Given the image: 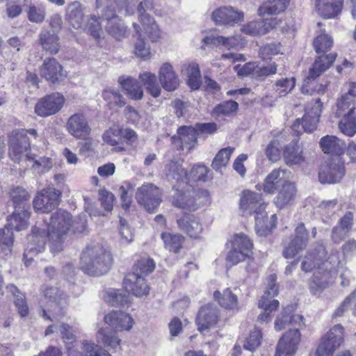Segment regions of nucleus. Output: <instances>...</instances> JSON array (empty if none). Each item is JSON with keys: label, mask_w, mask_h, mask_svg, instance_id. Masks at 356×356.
I'll return each mask as SVG.
<instances>
[{"label": "nucleus", "mask_w": 356, "mask_h": 356, "mask_svg": "<svg viewBox=\"0 0 356 356\" xmlns=\"http://www.w3.org/2000/svg\"><path fill=\"white\" fill-rule=\"evenodd\" d=\"M345 175L344 163L341 158H333L323 164L318 172L319 181L323 184L339 182Z\"/></svg>", "instance_id": "f8f14e48"}, {"label": "nucleus", "mask_w": 356, "mask_h": 356, "mask_svg": "<svg viewBox=\"0 0 356 356\" xmlns=\"http://www.w3.org/2000/svg\"><path fill=\"white\" fill-rule=\"evenodd\" d=\"M296 86L294 77H284L276 80L273 85V89L280 97L290 93Z\"/></svg>", "instance_id": "3c124183"}, {"label": "nucleus", "mask_w": 356, "mask_h": 356, "mask_svg": "<svg viewBox=\"0 0 356 356\" xmlns=\"http://www.w3.org/2000/svg\"><path fill=\"white\" fill-rule=\"evenodd\" d=\"M322 150L326 154H343L346 148L343 140L334 136H326L323 137L320 141Z\"/></svg>", "instance_id": "f704fd0d"}, {"label": "nucleus", "mask_w": 356, "mask_h": 356, "mask_svg": "<svg viewBox=\"0 0 356 356\" xmlns=\"http://www.w3.org/2000/svg\"><path fill=\"white\" fill-rule=\"evenodd\" d=\"M84 29L94 38H99L103 35L99 18L95 15L89 16Z\"/></svg>", "instance_id": "bf43d9fd"}, {"label": "nucleus", "mask_w": 356, "mask_h": 356, "mask_svg": "<svg viewBox=\"0 0 356 356\" xmlns=\"http://www.w3.org/2000/svg\"><path fill=\"white\" fill-rule=\"evenodd\" d=\"M291 0H272L261 4L258 10V15L263 17L267 15H275L286 10L289 6Z\"/></svg>", "instance_id": "4c0bfd02"}, {"label": "nucleus", "mask_w": 356, "mask_h": 356, "mask_svg": "<svg viewBox=\"0 0 356 356\" xmlns=\"http://www.w3.org/2000/svg\"><path fill=\"white\" fill-rule=\"evenodd\" d=\"M138 78L149 94L154 97L160 96L161 89L154 74L149 72H144L140 74Z\"/></svg>", "instance_id": "a18cd8bd"}, {"label": "nucleus", "mask_w": 356, "mask_h": 356, "mask_svg": "<svg viewBox=\"0 0 356 356\" xmlns=\"http://www.w3.org/2000/svg\"><path fill=\"white\" fill-rule=\"evenodd\" d=\"M27 17L31 22L42 23L46 17L45 8L42 6L31 5L27 11Z\"/></svg>", "instance_id": "338daca9"}, {"label": "nucleus", "mask_w": 356, "mask_h": 356, "mask_svg": "<svg viewBox=\"0 0 356 356\" xmlns=\"http://www.w3.org/2000/svg\"><path fill=\"white\" fill-rule=\"evenodd\" d=\"M343 327L339 324L333 326L321 339L316 351V356H332L343 341Z\"/></svg>", "instance_id": "9d476101"}, {"label": "nucleus", "mask_w": 356, "mask_h": 356, "mask_svg": "<svg viewBox=\"0 0 356 356\" xmlns=\"http://www.w3.org/2000/svg\"><path fill=\"white\" fill-rule=\"evenodd\" d=\"M140 24H142L140 23ZM143 26V25H141ZM133 28L136 32V34L138 37L137 38V40L135 43V54L138 56V57H140V58H143L144 59H146L147 58L149 55H150V51H149V45L144 41V38H143V32L144 33V35H147V38L152 42V40L149 38L148 35L145 33V31L143 28V26H142L143 28V30L140 27V26L139 24H138L137 23L134 22L133 24ZM159 29H160L159 28ZM161 31V30H159ZM161 34V33L160 32V35ZM161 38V35L159 36V38L155 41H158L159 39ZM154 41H153L154 42Z\"/></svg>", "instance_id": "c9c22d12"}, {"label": "nucleus", "mask_w": 356, "mask_h": 356, "mask_svg": "<svg viewBox=\"0 0 356 356\" xmlns=\"http://www.w3.org/2000/svg\"><path fill=\"white\" fill-rule=\"evenodd\" d=\"M95 7L99 10V18L109 16L111 17L117 12H123L124 15L132 13V10H129V6L124 0H95Z\"/></svg>", "instance_id": "aec40b11"}, {"label": "nucleus", "mask_w": 356, "mask_h": 356, "mask_svg": "<svg viewBox=\"0 0 356 356\" xmlns=\"http://www.w3.org/2000/svg\"><path fill=\"white\" fill-rule=\"evenodd\" d=\"M234 150V147H228L221 149L214 157L211 166L216 170H218L222 167H225L229 163L230 156Z\"/></svg>", "instance_id": "5fc2aeb1"}, {"label": "nucleus", "mask_w": 356, "mask_h": 356, "mask_svg": "<svg viewBox=\"0 0 356 356\" xmlns=\"http://www.w3.org/2000/svg\"><path fill=\"white\" fill-rule=\"evenodd\" d=\"M332 44L333 40L332 38L327 34L318 35L313 42L314 48L318 54H325L332 47ZM336 58L337 54L335 53L318 56L309 70V74L305 79L306 83L309 84L310 81L320 76L334 63Z\"/></svg>", "instance_id": "39448f33"}, {"label": "nucleus", "mask_w": 356, "mask_h": 356, "mask_svg": "<svg viewBox=\"0 0 356 356\" xmlns=\"http://www.w3.org/2000/svg\"><path fill=\"white\" fill-rule=\"evenodd\" d=\"M214 298L219 305L227 309H235L238 308V297L229 289L223 290L222 292L216 291L213 293Z\"/></svg>", "instance_id": "c03bdc74"}, {"label": "nucleus", "mask_w": 356, "mask_h": 356, "mask_svg": "<svg viewBox=\"0 0 356 356\" xmlns=\"http://www.w3.org/2000/svg\"><path fill=\"white\" fill-rule=\"evenodd\" d=\"M102 20L107 22L106 24V30L109 35L115 38L117 40H121L127 35V27L121 22V19L116 13L113 16L101 17Z\"/></svg>", "instance_id": "72a5a7b5"}, {"label": "nucleus", "mask_w": 356, "mask_h": 356, "mask_svg": "<svg viewBox=\"0 0 356 356\" xmlns=\"http://www.w3.org/2000/svg\"><path fill=\"white\" fill-rule=\"evenodd\" d=\"M97 337L102 343L111 348L115 349L120 346V339L109 328L100 329Z\"/></svg>", "instance_id": "864d4df0"}, {"label": "nucleus", "mask_w": 356, "mask_h": 356, "mask_svg": "<svg viewBox=\"0 0 356 356\" xmlns=\"http://www.w3.org/2000/svg\"><path fill=\"white\" fill-rule=\"evenodd\" d=\"M72 222L71 214L62 209L52 214L50 222L45 224V228L40 227V222L32 229L29 236V243L24 253L25 265L33 260L32 255L42 252L45 248L47 238H49L50 250L53 253L63 250V243Z\"/></svg>", "instance_id": "f257e3e1"}, {"label": "nucleus", "mask_w": 356, "mask_h": 356, "mask_svg": "<svg viewBox=\"0 0 356 356\" xmlns=\"http://www.w3.org/2000/svg\"><path fill=\"white\" fill-rule=\"evenodd\" d=\"M296 193V188L293 184L289 182L284 185L274 199V203L277 207L282 209L293 200Z\"/></svg>", "instance_id": "37998d69"}, {"label": "nucleus", "mask_w": 356, "mask_h": 356, "mask_svg": "<svg viewBox=\"0 0 356 356\" xmlns=\"http://www.w3.org/2000/svg\"><path fill=\"white\" fill-rule=\"evenodd\" d=\"M336 115L343 117L347 115L356 116V99L342 95L337 102Z\"/></svg>", "instance_id": "49530a36"}, {"label": "nucleus", "mask_w": 356, "mask_h": 356, "mask_svg": "<svg viewBox=\"0 0 356 356\" xmlns=\"http://www.w3.org/2000/svg\"><path fill=\"white\" fill-rule=\"evenodd\" d=\"M323 108V102L319 98L315 100L314 104L308 108L306 112L310 113L311 116V124L310 127H306L307 130L316 129L317 124L318 122L319 118L321 116Z\"/></svg>", "instance_id": "e2e57ef3"}, {"label": "nucleus", "mask_w": 356, "mask_h": 356, "mask_svg": "<svg viewBox=\"0 0 356 356\" xmlns=\"http://www.w3.org/2000/svg\"><path fill=\"white\" fill-rule=\"evenodd\" d=\"M353 225V214L348 211L340 218L338 224L332 229L331 238L335 243H339L348 236Z\"/></svg>", "instance_id": "c756f323"}, {"label": "nucleus", "mask_w": 356, "mask_h": 356, "mask_svg": "<svg viewBox=\"0 0 356 356\" xmlns=\"http://www.w3.org/2000/svg\"><path fill=\"white\" fill-rule=\"evenodd\" d=\"M218 309L216 306L208 304L202 307L196 318L198 330L204 332L213 327L218 321Z\"/></svg>", "instance_id": "5701e85b"}, {"label": "nucleus", "mask_w": 356, "mask_h": 356, "mask_svg": "<svg viewBox=\"0 0 356 356\" xmlns=\"http://www.w3.org/2000/svg\"><path fill=\"white\" fill-rule=\"evenodd\" d=\"M208 172V168L204 165H194L191 172L188 173V179L186 181V184L198 181H206Z\"/></svg>", "instance_id": "13d9d810"}, {"label": "nucleus", "mask_w": 356, "mask_h": 356, "mask_svg": "<svg viewBox=\"0 0 356 356\" xmlns=\"http://www.w3.org/2000/svg\"><path fill=\"white\" fill-rule=\"evenodd\" d=\"M285 164L289 167L300 165L305 162L302 146L298 141H291L284 146L282 153Z\"/></svg>", "instance_id": "393cba45"}, {"label": "nucleus", "mask_w": 356, "mask_h": 356, "mask_svg": "<svg viewBox=\"0 0 356 356\" xmlns=\"http://www.w3.org/2000/svg\"><path fill=\"white\" fill-rule=\"evenodd\" d=\"M10 197L15 210L8 218L9 225L15 227L16 231L23 230L27 227L30 216V195L23 188L16 187L11 191Z\"/></svg>", "instance_id": "0eeeda50"}, {"label": "nucleus", "mask_w": 356, "mask_h": 356, "mask_svg": "<svg viewBox=\"0 0 356 356\" xmlns=\"http://www.w3.org/2000/svg\"><path fill=\"white\" fill-rule=\"evenodd\" d=\"M326 251L324 245L317 243L310 248L303 257L301 262V269L305 273H309L316 269L318 270L323 266Z\"/></svg>", "instance_id": "a211bd4d"}, {"label": "nucleus", "mask_w": 356, "mask_h": 356, "mask_svg": "<svg viewBox=\"0 0 356 356\" xmlns=\"http://www.w3.org/2000/svg\"><path fill=\"white\" fill-rule=\"evenodd\" d=\"M65 98L59 92H54L40 99L35 106V113L47 117L58 113L63 106Z\"/></svg>", "instance_id": "dca6fc26"}, {"label": "nucleus", "mask_w": 356, "mask_h": 356, "mask_svg": "<svg viewBox=\"0 0 356 356\" xmlns=\"http://www.w3.org/2000/svg\"><path fill=\"white\" fill-rule=\"evenodd\" d=\"M309 234L303 223L295 229V237L284 248L282 255L286 259H292L303 250L308 243Z\"/></svg>", "instance_id": "6ab92c4d"}, {"label": "nucleus", "mask_w": 356, "mask_h": 356, "mask_svg": "<svg viewBox=\"0 0 356 356\" xmlns=\"http://www.w3.org/2000/svg\"><path fill=\"white\" fill-rule=\"evenodd\" d=\"M161 237L163 241L165 248L174 253L179 252L184 242V237L179 234L163 232Z\"/></svg>", "instance_id": "de8ad7c7"}, {"label": "nucleus", "mask_w": 356, "mask_h": 356, "mask_svg": "<svg viewBox=\"0 0 356 356\" xmlns=\"http://www.w3.org/2000/svg\"><path fill=\"white\" fill-rule=\"evenodd\" d=\"M155 268V264L151 259H141L134 266V272L143 277L152 273Z\"/></svg>", "instance_id": "69168bd1"}, {"label": "nucleus", "mask_w": 356, "mask_h": 356, "mask_svg": "<svg viewBox=\"0 0 356 356\" xmlns=\"http://www.w3.org/2000/svg\"><path fill=\"white\" fill-rule=\"evenodd\" d=\"M66 19L74 29H80L83 24V13L81 4L78 1L72 2L67 8Z\"/></svg>", "instance_id": "58836bf2"}, {"label": "nucleus", "mask_w": 356, "mask_h": 356, "mask_svg": "<svg viewBox=\"0 0 356 356\" xmlns=\"http://www.w3.org/2000/svg\"><path fill=\"white\" fill-rule=\"evenodd\" d=\"M232 243V246L235 247V248L244 250V252H247L248 254L252 253L253 244L250 238L244 234L241 233L236 234Z\"/></svg>", "instance_id": "0e129e2a"}, {"label": "nucleus", "mask_w": 356, "mask_h": 356, "mask_svg": "<svg viewBox=\"0 0 356 356\" xmlns=\"http://www.w3.org/2000/svg\"><path fill=\"white\" fill-rule=\"evenodd\" d=\"M40 75L48 81L55 83L65 79L67 74L56 58H47L40 67Z\"/></svg>", "instance_id": "412c9836"}, {"label": "nucleus", "mask_w": 356, "mask_h": 356, "mask_svg": "<svg viewBox=\"0 0 356 356\" xmlns=\"http://www.w3.org/2000/svg\"><path fill=\"white\" fill-rule=\"evenodd\" d=\"M161 192L152 184H143L138 188L136 199L148 212H154L161 202Z\"/></svg>", "instance_id": "9b49d317"}, {"label": "nucleus", "mask_w": 356, "mask_h": 356, "mask_svg": "<svg viewBox=\"0 0 356 356\" xmlns=\"http://www.w3.org/2000/svg\"><path fill=\"white\" fill-rule=\"evenodd\" d=\"M159 79L162 87L167 91H174L179 85V80L173 67L168 63H163L159 71Z\"/></svg>", "instance_id": "c85d7f7f"}, {"label": "nucleus", "mask_w": 356, "mask_h": 356, "mask_svg": "<svg viewBox=\"0 0 356 356\" xmlns=\"http://www.w3.org/2000/svg\"><path fill=\"white\" fill-rule=\"evenodd\" d=\"M13 229H7L6 235L0 238V258L7 259L11 256L14 243Z\"/></svg>", "instance_id": "603ef678"}, {"label": "nucleus", "mask_w": 356, "mask_h": 356, "mask_svg": "<svg viewBox=\"0 0 356 356\" xmlns=\"http://www.w3.org/2000/svg\"><path fill=\"white\" fill-rule=\"evenodd\" d=\"M277 276L275 274H271L268 277V283L266 290L259 301V307L264 310L263 314H261L258 320L261 322H268L271 320L270 313L275 309L279 306V301L277 300H272L273 298L278 294V287L276 284Z\"/></svg>", "instance_id": "1a4fd4ad"}, {"label": "nucleus", "mask_w": 356, "mask_h": 356, "mask_svg": "<svg viewBox=\"0 0 356 356\" xmlns=\"http://www.w3.org/2000/svg\"><path fill=\"white\" fill-rule=\"evenodd\" d=\"M82 345L88 356H111L106 350L94 343L84 341Z\"/></svg>", "instance_id": "774afa93"}, {"label": "nucleus", "mask_w": 356, "mask_h": 356, "mask_svg": "<svg viewBox=\"0 0 356 356\" xmlns=\"http://www.w3.org/2000/svg\"><path fill=\"white\" fill-rule=\"evenodd\" d=\"M111 264L112 257L110 252L99 245L88 246L81 257V268L92 276L106 273Z\"/></svg>", "instance_id": "7ed1b4c3"}, {"label": "nucleus", "mask_w": 356, "mask_h": 356, "mask_svg": "<svg viewBox=\"0 0 356 356\" xmlns=\"http://www.w3.org/2000/svg\"><path fill=\"white\" fill-rule=\"evenodd\" d=\"M59 38L55 32L43 30L40 33V42L43 49L51 54H56L59 50Z\"/></svg>", "instance_id": "79ce46f5"}, {"label": "nucleus", "mask_w": 356, "mask_h": 356, "mask_svg": "<svg viewBox=\"0 0 356 356\" xmlns=\"http://www.w3.org/2000/svg\"><path fill=\"white\" fill-rule=\"evenodd\" d=\"M44 307L42 308L41 316L51 321L58 320L65 314L64 308L67 305L65 294L57 287L46 286L42 290Z\"/></svg>", "instance_id": "6e6552de"}, {"label": "nucleus", "mask_w": 356, "mask_h": 356, "mask_svg": "<svg viewBox=\"0 0 356 356\" xmlns=\"http://www.w3.org/2000/svg\"><path fill=\"white\" fill-rule=\"evenodd\" d=\"M177 134L182 145L188 149L194 148L197 143L198 134L195 127L182 126L178 129Z\"/></svg>", "instance_id": "ea45409f"}, {"label": "nucleus", "mask_w": 356, "mask_h": 356, "mask_svg": "<svg viewBox=\"0 0 356 356\" xmlns=\"http://www.w3.org/2000/svg\"><path fill=\"white\" fill-rule=\"evenodd\" d=\"M211 19L216 25L234 26L243 21L244 13L232 6H221L212 12Z\"/></svg>", "instance_id": "f3484780"}, {"label": "nucleus", "mask_w": 356, "mask_h": 356, "mask_svg": "<svg viewBox=\"0 0 356 356\" xmlns=\"http://www.w3.org/2000/svg\"><path fill=\"white\" fill-rule=\"evenodd\" d=\"M343 2V0H316V7L320 15L332 18L341 12Z\"/></svg>", "instance_id": "2f4dec72"}, {"label": "nucleus", "mask_w": 356, "mask_h": 356, "mask_svg": "<svg viewBox=\"0 0 356 356\" xmlns=\"http://www.w3.org/2000/svg\"><path fill=\"white\" fill-rule=\"evenodd\" d=\"M60 192L54 188H44L33 199V208L36 211L49 213L60 203Z\"/></svg>", "instance_id": "ddd939ff"}, {"label": "nucleus", "mask_w": 356, "mask_h": 356, "mask_svg": "<svg viewBox=\"0 0 356 356\" xmlns=\"http://www.w3.org/2000/svg\"><path fill=\"white\" fill-rule=\"evenodd\" d=\"M177 222L179 229L191 238H198L203 230L200 218L193 214H185Z\"/></svg>", "instance_id": "a878e982"}, {"label": "nucleus", "mask_w": 356, "mask_h": 356, "mask_svg": "<svg viewBox=\"0 0 356 356\" xmlns=\"http://www.w3.org/2000/svg\"><path fill=\"white\" fill-rule=\"evenodd\" d=\"M123 286L127 292L136 297L147 296L149 291V287L144 277L137 273L127 274L124 277Z\"/></svg>", "instance_id": "4be33fe9"}, {"label": "nucleus", "mask_w": 356, "mask_h": 356, "mask_svg": "<svg viewBox=\"0 0 356 356\" xmlns=\"http://www.w3.org/2000/svg\"><path fill=\"white\" fill-rule=\"evenodd\" d=\"M277 24L276 18L252 21L242 26L241 31L243 33L251 36L262 35L274 29Z\"/></svg>", "instance_id": "bb28decb"}, {"label": "nucleus", "mask_w": 356, "mask_h": 356, "mask_svg": "<svg viewBox=\"0 0 356 356\" xmlns=\"http://www.w3.org/2000/svg\"><path fill=\"white\" fill-rule=\"evenodd\" d=\"M202 41L206 44H222L228 49L234 48L237 44V40L235 37L210 35L203 38Z\"/></svg>", "instance_id": "6e6d98bb"}, {"label": "nucleus", "mask_w": 356, "mask_h": 356, "mask_svg": "<svg viewBox=\"0 0 356 356\" xmlns=\"http://www.w3.org/2000/svg\"><path fill=\"white\" fill-rule=\"evenodd\" d=\"M172 202L175 207L183 209L195 211L200 207L197 195L193 191L181 192L177 189Z\"/></svg>", "instance_id": "cd10ccee"}, {"label": "nucleus", "mask_w": 356, "mask_h": 356, "mask_svg": "<svg viewBox=\"0 0 356 356\" xmlns=\"http://www.w3.org/2000/svg\"><path fill=\"white\" fill-rule=\"evenodd\" d=\"M341 264L340 253L338 251L332 252L326 259L323 266L316 271L309 283V290L312 293L316 295L322 292L336 277L337 272Z\"/></svg>", "instance_id": "423d86ee"}, {"label": "nucleus", "mask_w": 356, "mask_h": 356, "mask_svg": "<svg viewBox=\"0 0 356 356\" xmlns=\"http://www.w3.org/2000/svg\"><path fill=\"white\" fill-rule=\"evenodd\" d=\"M30 149V143L26 137H22L16 142H13L10 146V154L13 159L20 160L22 156H28L27 152Z\"/></svg>", "instance_id": "8fccbe9b"}, {"label": "nucleus", "mask_w": 356, "mask_h": 356, "mask_svg": "<svg viewBox=\"0 0 356 356\" xmlns=\"http://www.w3.org/2000/svg\"><path fill=\"white\" fill-rule=\"evenodd\" d=\"M104 321L118 331H129L134 324V320L129 314L118 312H112L106 315Z\"/></svg>", "instance_id": "7c9ffc66"}, {"label": "nucleus", "mask_w": 356, "mask_h": 356, "mask_svg": "<svg viewBox=\"0 0 356 356\" xmlns=\"http://www.w3.org/2000/svg\"><path fill=\"white\" fill-rule=\"evenodd\" d=\"M102 97L109 104L122 107L125 105L122 95L117 90L111 88L106 89L102 92Z\"/></svg>", "instance_id": "680f3d73"}, {"label": "nucleus", "mask_w": 356, "mask_h": 356, "mask_svg": "<svg viewBox=\"0 0 356 356\" xmlns=\"http://www.w3.org/2000/svg\"><path fill=\"white\" fill-rule=\"evenodd\" d=\"M291 310L286 307L275 322V328L277 331L286 327V325H291L294 328H291L280 339L277 346L275 356H293L300 341L299 327L303 324V316L299 314H290Z\"/></svg>", "instance_id": "f03ea898"}, {"label": "nucleus", "mask_w": 356, "mask_h": 356, "mask_svg": "<svg viewBox=\"0 0 356 356\" xmlns=\"http://www.w3.org/2000/svg\"><path fill=\"white\" fill-rule=\"evenodd\" d=\"M341 131L348 136H353L356 134V116H343L339 122Z\"/></svg>", "instance_id": "4d7b16f0"}, {"label": "nucleus", "mask_w": 356, "mask_h": 356, "mask_svg": "<svg viewBox=\"0 0 356 356\" xmlns=\"http://www.w3.org/2000/svg\"><path fill=\"white\" fill-rule=\"evenodd\" d=\"M154 8L153 0H143L137 8L138 20L142 24L145 33L152 41H156L160 36V31L154 19L147 13Z\"/></svg>", "instance_id": "4468645a"}, {"label": "nucleus", "mask_w": 356, "mask_h": 356, "mask_svg": "<svg viewBox=\"0 0 356 356\" xmlns=\"http://www.w3.org/2000/svg\"><path fill=\"white\" fill-rule=\"evenodd\" d=\"M291 172L287 169H274L265 179L264 191L267 193H274L278 188L283 187L290 178Z\"/></svg>", "instance_id": "b1692460"}, {"label": "nucleus", "mask_w": 356, "mask_h": 356, "mask_svg": "<svg viewBox=\"0 0 356 356\" xmlns=\"http://www.w3.org/2000/svg\"><path fill=\"white\" fill-rule=\"evenodd\" d=\"M6 289L15 298L14 302L19 314L22 317L26 316L29 314V307L25 296L14 284L8 285Z\"/></svg>", "instance_id": "09e8293b"}, {"label": "nucleus", "mask_w": 356, "mask_h": 356, "mask_svg": "<svg viewBox=\"0 0 356 356\" xmlns=\"http://www.w3.org/2000/svg\"><path fill=\"white\" fill-rule=\"evenodd\" d=\"M165 173L168 180L177 183H186L188 172L179 161L170 160L165 165Z\"/></svg>", "instance_id": "473e14b6"}, {"label": "nucleus", "mask_w": 356, "mask_h": 356, "mask_svg": "<svg viewBox=\"0 0 356 356\" xmlns=\"http://www.w3.org/2000/svg\"><path fill=\"white\" fill-rule=\"evenodd\" d=\"M285 71L286 66L284 59H279L277 63L273 62L268 65L259 66V65H257L255 79L261 80L266 76L276 74L277 72H279L280 74H282Z\"/></svg>", "instance_id": "a19ab883"}, {"label": "nucleus", "mask_w": 356, "mask_h": 356, "mask_svg": "<svg viewBox=\"0 0 356 356\" xmlns=\"http://www.w3.org/2000/svg\"><path fill=\"white\" fill-rule=\"evenodd\" d=\"M105 300L112 306H122L128 301V297L117 289H109L104 296Z\"/></svg>", "instance_id": "052dcab7"}, {"label": "nucleus", "mask_w": 356, "mask_h": 356, "mask_svg": "<svg viewBox=\"0 0 356 356\" xmlns=\"http://www.w3.org/2000/svg\"><path fill=\"white\" fill-rule=\"evenodd\" d=\"M240 210L243 216L254 215L255 227L258 235L264 236L268 230L266 227L267 213L266 204L261 194L249 190L243 191L240 199Z\"/></svg>", "instance_id": "20e7f679"}, {"label": "nucleus", "mask_w": 356, "mask_h": 356, "mask_svg": "<svg viewBox=\"0 0 356 356\" xmlns=\"http://www.w3.org/2000/svg\"><path fill=\"white\" fill-rule=\"evenodd\" d=\"M66 130L76 139H86L91 134L87 116L83 113H76L67 120Z\"/></svg>", "instance_id": "2eb2a0df"}, {"label": "nucleus", "mask_w": 356, "mask_h": 356, "mask_svg": "<svg viewBox=\"0 0 356 356\" xmlns=\"http://www.w3.org/2000/svg\"><path fill=\"white\" fill-rule=\"evenodd\" d=\"M118 82L129 98L135 100L143 98V91L136 79L131 76H121L118 79Z\"/></svg>", "instance_id": "e433bc0d"}]
</instances>
